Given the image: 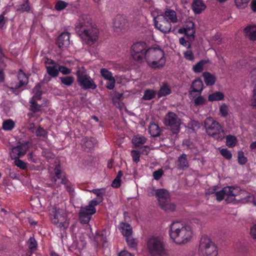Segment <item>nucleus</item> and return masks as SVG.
<instances>
[{"instance_id":"nucleus-1","label":"nucleus","mask_w":256,"mask_h":256,"mask_svg":"<svg viewBox=\"0 0 256 256\" xmlns=\"http://www.w3.org/2000/svg\"><path fill=\"white\" fill-rule=\"evenodd\" d=\"M169 233L170 238L178 244L188 243L194 235V231L190 224L178 221L171 224Z\"/></svg>"},{"instance_id":"nucleus-2","label":"nucleus","mask_w":256,"mask_h":256,"mask_svg":"<svg viewBox=\"0 0 256 256\" xmlns=\"http://www.w3.org/2000/svg\"><path fill=\"white\" fill-rule=\"evenodd\" d=\"M81 38L85 44L91 46L97 42L99 30L88 15L83 14L81 16Z\"/></svg>"},{"instance_id":"nucleus-3","label":"nucleus","mask_w":256,"mask_h":256,"mask_svg":"<svg viewBox=\"0 0 256 256\" xmlns=\"http://www.w3.org/2000/svg\"><path fill=\"white\" fill-rule=\"evenodd\" d=\"M98 198L90 200L88 204L84 208H81V224L84 225V228L88 230L90 226L88 224L92 215L96 212L95 206L103 200V196L106 192L104 188L100 189H94L91 191Z\"/></svg>"},{"instance_id":"nucleus-4","label":"nucleus","mask_w":256,"mask_h":256,"mask_svg":"<svg viewBox=\"0 0 256 256\" xmlns=\"http://www.w3.org/2000/svg\"><path fill=\"white\" fill-rule=\"evenodd\" d=\"M146 60L148 66L153 68L164 67L166 62V58L164 51L160 48H150L147 52Z\"/></svg>"},{"instance_id":"nucleus-5","label":"nucleus","mask_w":256,"mask_h":256,"mask_svg":"<svg viewBox=\"0 0 256 256\" xmlns=\"http://www.w3.org/2000/svg\"><path fill=\"white\" fill-rule=\"evenodd\" d=\"M204 128L208 134L214 138L222 140L225 137V132L219 122L212 118H206L204 122Z\"/></svg>"},{"instance_id":"nucleus-6","label":"nucleus","mask_w":256,"mask_h":256,"mask_svg":"<svg viewBox=\"0 0 256 256\" xmlns=\"http://www.w3.org/2000/svg\"><path fill=\"white\" fill-rule=\"evenodd\" d=\"M198 252L199 256H217L218 248L208 236H203L200 242Z\"/></svg>"},{"instance_id":"nucleus-7","label":"nucleus","mask_w":256,"mask_h":256,"mask_svg":"<svg viewBox=\"0 0 256 256\" xmlns=\"http://www.w3.org/2000/svg\"><path fill=\"white\" fill-rule=\"evenodd\" d=\"M147 248L152 256H164L166 254L162 238L159 236L150 238L147 242Z\"/></svg>"},{"instance_id":"nucleus-8","label":"nucleus","mask_w":256,"mask_h":256,"mask_svg":"<svg viewBox=\"0 0 256 256\" xmlns=\"http://www.w3.org/2000/svg\"><path fill=\"white\" fill-rule=\"evenodd\" d=\"M156 197L160 208L166 211H173L175 205L171 202L170 194L168 191L164 189L157 190Z\"/></svg>"},{"instance_id":"nucleus-9","label":"nucleus","mask_w":256,"mask_h":256,"mask_svg":"<svg viewBox=\"0 0 256 256\" xmlns=\"http://www.w3.org/2000/svg\"><path fill=\"white\" fill-rule=\"evenodd\" d=\"M224 192H226V201L230 202L236 200V196H240V200L247 202L250 196L244 190H242L238 186H226Z\"/></svg>"},{"instance_id":"nucleus-10","label":"nucleus","mask_w":256,"mask_h":256,"mask_svg":"<svg viewBox=\"0 0 256 256\" xmlns=\"http://www.w3.org/2000/svg\"><path fill=\"white\" fill-rule=\"evenodd\" d=\"M150 48L144 42L134 43L131 46L130 52L132 58L136 60L146 59L147 52Z\"/></svg>"},{"instance_id":"nucleus-11","label":"nucleus","mask_w":256,"mask_h":256,"mask_svg":"<svg viewBox=\"0 0 256 256\" xmlns=\"http://www.w3.org/2000/svg\"><path fill=\"white\" fill-rule=\"evenodd\" d=\"M164 124L169 126L173 134H177L180 130L181 120L178 116L174 112H168L164 120Z\"/></svg>"},{"instance_id":"nucleus-12","label":"nucleus","mask_w":256,"mask_h":256,"mask_svg":"<svg viewBox=\"0 0 256 256\" xmlns=\"http://www.w3.org/2000/svg\"><path fill=\"white\" fill-rule=\"evenodd\" d=\"M154 26L156 28L164 33H167L170 32L172 28V25L167 20H166L163 15H158L154 18Z\"/></svg>"},{"instance_id":"nucleus-13","label":"nucleus","mask_w":256,"mask_h":256,"mask_svg":"<svg viewBox=\"0 0 256 256\" xmlns=\"http://www.w3.org/2000/svg\"><path fill=\"white\" fill-rule=\"evenodd\" d=\"M83 69V68H81V86L84 89L94 90L97 86L96 84Z\"/></svg>"},{"instance_id":"nucleus-14","label":"nucleus","mask_w":256,"mask_h":256,"mask_svg":"<svg viewBox=\"0 0 256 256\" xmlns=\"http://www.w3.org/2000/svg\"><path fill=\"white\" fill-rule=\"evenodd\" d=\"M28 142H25L13 148L10 154L11 157L12 158H16L24 156L28 148Z\"/></svg>"},{"instance_id":"nucleus-15","label":"nucleus","mask_w":256,"mask_h":256,"mask_svg":"<svg viewBox=\"0 0 256 256\" xmlns=\"http://www.w3.org/2000/svg\"><path fill=\"white\" fill-rule=\"evenodd\" d=\"M55 177L52 178V181L56 182L57 179L60 180V183L66 186V190L70 192H72V188L68 185V181L64 176H62V172L60 169L59 166H56L54 169Z\"/></svg>"},{"instance_id":"nucleus-16","label":"nucleus","mask_w":256,"mask_h":256,"mask_svg":"<svg viewBox=\"0 0 256 256\" xmlns=\"http://www.w3.org/2000/svg\"><path fill=\"white\" fill-rule=\"evenodd\" d=\"M69 34L67 32L62 33L58 38L56 44L60 48L66 47L70 44Z\"/></svg>"},{"instance_id":"nucleus-17","label":"nucleus","mask_w":256,"mask_h":256,"mask_svg":"<svg viewBox=\"0 0 256 256\" xmlns=\"http://www.w3.org/2000/svg\"><path fill=\"white\" fill-rule=\"evenodd\" d=\"M250 75L252 80L254 82H256V68L251 70ZM250 105L254 108H256V84L253 90L252 96L250 101Z\"/></svg>"},{"instance_id":"nucleus-18","label":"nucleus","mask_w":256,"mask_h":256,"mask_svg":"<svg viewBox=\"0 0 256 256\" xmlns=\"http://www.w3.org/2000/svg\"><path fill=\"white\" fill-rule=\"evenodd\" d=\"M52 223L58 227L60 230H64L69 226V222L67 218V214L58 218L57 220H52Z\"/></svg>"},{"instance_id":"nucleus-19","label":"nucleus","mask_w":256,"mask_h":256,"mask_svg":"<svg viewBox=\"0 0 256 256\" xmlns=\"http://www.w3.org/2000/svg\"><path fill=\"white\" fill-rule=\"evenodd\" d=\"M128 23L127 20L122 15L116 16L114 20V26L116 28H122Z\"/></svg>"},{"instance_id":"nucleus-20","label":"nucleus","mask_w":256,"mask_h":256,"mask_svg":"<svg viewBox=\"0 0 256 256\" xmlns=\"http://www.w3.org/2000/svg\"><path fill=\"white\" fill-rule=\"evenodd\" d=\"M206 6L202 0H194L192 8L196 14H200L205 10Z\"/></svg>"},{"instance_id":"nucleus-21","label":"nucleus","mask_w":256,"mask_h":256,"mask_svg":"<svg viewBox=\"0 0 256 256\" xmlns=\"http://www.w3.org/2000/svg\"><path fill=\"white\" fill-rule=\"evenodd\" d=\"M178 168L180 170H184L188 168L189 164L186 154H183L178 158L176 162Z\"/></svg>"},{"instance_id":"nucleus-22","label":"nucleus","mask_w":256,"mask_h":256,"mask_svg":"<svg viewBox=\"0 0 256 256\" xmlns=\"http://www.w3.org/2000/svg\"><path fill=\"white\" fill-rule=\"evenodd\" d=\"M97 144V140L94 138H86L84 140L82 148L88 152L92 149Z\"/></svg>"},{"instance_id":"nucleus-23","label":"nucleus","mask_w":256,"mask_h":256,"mask_svg":"<svg viewBox=\"0 0 256 256\" xmlns=\"http://www.w3.org/2000/svg\"><path fill=\"white\" fill-rule=\"evenodd\" d=\"M18 84H16L14 86V88L18 89L19 88L23 86L24 85L27 84L28 82V78L26 77V74L22 72V70H20L18 74Z\"/></svg>"},{"instance_id":"nucleus-24","label":"nucleus","mask_w":256,"mask_h":256,"mask_svg":"<svg viewBox=\"0 0 256 256\" xmlns=\"http://www.w3.org/2000/svg\"><path fill=\"white\" fill-rule=\"evenodd\" d=\"M244 33L247 37L252 40H256V26L250 25L244 29Z\"/></svg>"},{"instance_id":"nucleus-25","label":"nucleus","mask_w":256,"mask_h":256,"mask_svg":"<svg viewBox=\"0 0 256 256\" xmlns=\"http://www.w3.org/2000/svg\"><path fill=\"white\" fill-rule=\"evenodd\" d=\"M50 214L51 216L52 221V220H57L58 218H62V216L66 215V214L64 210L57 208L56 207H54L52 208Z\"/></svg>"},{"instance_id":"nucleus-26","label":"nucleus","mask_w":256,"mask_h":256,"mask_svg":"<svg viewBox=\"0 0 256 256\" xmlns=\"http://www.w3.org/2000/svg\"><path fill=\"white\" fill-rule=\"evenodd\" d=\"M146 138L144 136L137 135L133 138L132 143L134 147L140 148L146 142Z\"/></svg>"},{"instance_id":"nucleus-27","label":"nucleus","mask_w":256,"mask_h":256,"mask_svg":"<svg viewBox=\"0 0 256 256\" xmlns=\"http://www.w3.org/2000/svg\"><path fill=\"white\" fill-rule=\"evenodd\" d=\"M166 20H167L169 22L172 23H176L178 22V18L176 14L175 11L173 10H168L165 12L164 14L163 15Z\"/></svg>"},{"instance_id":"nucleus-28","label":"nucleus","mask_w":256,"mask_h":256,"mask_svg":"<svg viewBox=\"0 0 256 256\" xmlns=\"http://www.w3.org/2000/svg\"><path fill=\"white\" fill-rule=\"evenodd\" d=\"M204 81L206 86H212L216 81V76L209 72H204L202 74Z\"/></svg>"},{"instance_id":"nucleus-29","label":"nucleus","mask_w":256,"mask_h":256,"mask_svg":"<svg viewBox=\"0 0 256 256\" xmlns=\"http://www.w3.org/2000/svg\"><path fill=\"white\" fill-rule=\"evenodd\" d=\"M120 230L122 234L126 237L130 236L132 232V226L126 223L120 224Z\"/></svg>"},{"instance_id":"nucleus-30","label":"nucleus","mask_w":256,"mask_h":256,"mask_svg":"<svg viewBox=\"0 0 256 256\" xmlns=\"http://www.w3.org/2000/svg\"><path fill=\"white\" fill-rule=\"evenodd\" d=\"M208 64H210L208 60H202L193 66L192 70L196 73L201 72Z\"/></svg>"},{"instance_id":"nucleus-31","label":"nucleus","mask_w":256,"mask_h":256,"mask_svg":"<svg viewBox=\"0 0 256 256\" xmlns=\"http://www.w3.org/2000/svg\"><path fill=\"white\" fill-rule=\"evenodd\" d=\"M192 91L200 93L204 88L202 81L200 78L196 79L192 84Z\"/></svg>"},{"instance_id":"nucleus-32","label":"nucleus","mask_w":256,"mask_h":256,"mask_svg":"<svg viewBox=\"0 0 256 256\" xmlns=\"http://www.w3.org/2000/svg\"><path fill=\"white\" fill-rule=\"evenodd\" d=\"M40 89L41 85L40 84H37L33 89V92H34V94L30 100L38 101L42 100V92Z\"/></svg>"},{"instance_id":"nucleus-33","label":"nucleus","mask_w":256,"mask_h":256,"mask_svg":"<svg viewBox=\"0 0 256 256\" xmlns=\"http://www.w3.org/2000/svg\"><path fill=\"white\" fill-rule=\"evenodd\" d=\"M148 131L150 135L152 136H158L160 135V130L158 126L154 123H151L148 127Z\"/></svg>"},{"instance_id":"nucleus-34","label":"nucleus","mask_w":256,"mask_h":256,"mask_svg":"<svg viewBox=\"0 0 256 256\" xmlns=\"http://www.w3.org/2000/svg\"><path fill=\"white\" fill-rule=\"evenodd\" d=\"M224 98V94L220 92H216L210 94L208 100L210 102L222 100Z\"/></svg>"},{"instance_id":"nucleus-35","label":"nucleus","mask_w":256,"mask_h":256,"mask_svg":"<svg viewBox=\"0 0 256 256\" xmlns=\"http://www.w3.org/2000/svg\"><path fill=\"white\" fill-rule=\"evenodd\" d=\"M30 110L34 113L40 112L43 106V104H39L38 101L30 100Z\"/></svg>"},{"instance_id":"nucleus-36","label":"nucleus","mask_w":256,"mask_h":256,"mask_svg":"<svg viewBox=\"0 0 256 256\" xmlns=\"http://www.w3.org/2000/svg\"><path fill=\"white\" fill-rule=\"evenodd\" d=\"M58 64L52 66H47L46 70L48 75L56 77L59 74V68L57 69Z\"/></svg>"},{"instance_id":"nucleus-37","label":"nucleus","mask_w":256,"mask_h":256,"mask_svg":"<svg viewBox=\"0 0 256 256\" xmlns=\"http://www.w3.org/2000/svg\"><path fill=\"white\" fill-rule=\"evenodd\" d=\"M171 90L167 84H164L162 86L158 92L159 96H164L170 94Z\"/></svg>"},{"instance_id":"nucleus-38","label":"nucleus","mask_w":256,"mask_h":256,"mask_svg":"<svg viewBox=\"0 0 256 256\" xmlns=\"http://www.w3.org/2000/svg\"><path fill=\"white\" fill-rule=\"evenodd\" d=\"M186 35L191 36H194L195 34L194 24L192 22H188L186 23Z\"/></svg>"},{"instance_id":"nucleus-39","label":"nucleus","mask_w":256,"mask_h":256,"mask_svg":"<svg viewBox=\"0 0 256 256\" xmlns=\"http://www.w3.org/2000/svg\"><path fill=\"white\" fill-rule=\"evenodd\" d=\"M237 142L236 136L232 135L227 136L226 137V144L229 148L234 147Z\"/></svg>"},{"instance_id":"nucleus-40","label":"nucleus","mask_w":256,"mask_h":256,"mask_svg":"<svg viewBox=\"0 0 256 256\" xmlns=\"http://www.w3.org/2000/svg\"><path fill=\"white\" fill-rule=\"evenodd\" d=\"M14 122L10 119L4 120L2 124V128L5 130H10L14 126Z\"/></svg>"},{"instance_id":"nucleus-41","label":"nucleus","mask_w":256,"mask_h":256,"mask_svg":"<svg viewBox=\"0 0 256 256\" xmlns=\"http://www.w3.org/2000/svg\"><path fill=\"white\" fill-rule=\"evenodd\" d=\"M60 79L62 84L66 86L72 85L74 82V78L72 76H62L60 78Z\"/></svg>"},{"instance_id":"nucleus-42","label":"nucleus","mask_w":256,"mask_h":256,"mask_svg":"<svg viewBox=\"0 0 256 256\" xmlns=\"http://www.w3.org/2000/svg\"><path fill=\"white\" fill-rule=\"evenodd\" d=\"M100 72L103 78L106 80L112 77H114L112 72L106 68H101L100 70Z\"/></svg>"},{"instance_id":"nucleus-43","label":"nucleus","mask_w":256,"mask_h":256,"mask_svg":"<svg viewBox=\"0 0 256 256\" xmlns=\"http://www.w3.org/2000/svg\"><path fill=\"white\" fill-rule=\"evenodd\" d=\"M122 176V173L121 171H119L117 174L116 178L112 181V186L114 188H118L120 186L121 184V177Z\"/></svg>"},{"instance_id":"nucleus-44","label":"nucleus","mask_w":256,"mask_h":256,"mask_svg":"<svg viewBox=\"0 0 256 256\" xmlns=\"http://www.w3.org/2000/svg\"><path fill=\"white\" fill-rule=\"evenodd\" d=\"M250 0H234L236 6L238 9L245 8Z\"/></svg>"},{"instance_id":"nucleus-45","label":"nucleus","mask_w":256,"mask_h":256,"mask_svg":"<svg viewBox=\"0 0 256 256\" xmlns=\"http://www.w3.org/2000/svg\"><path fill=\"white\" fill-rule=\"evenodd\" d=\"M68 3L61 0H58L55 4L54 8L58 11H61L68 6Z\"/></svg>"},{"instance_id":"nucleus-46","label":"nucleus","mask_w":256,"mask_h":256,"mask_svg":"<svg viewBox=\"0 0 256 256\" xmlns=\"http://www.w3.org/2000/svg\"><path fill=\"white\" fill-rule=\"evenodd\" d=\"M156 96V92L152 90H147L144 92L142 99L144 100H150Z\"/></svg>"},{"instance_id":"nucleus-47","label":"nucleus","mask_w":256,"mask_h":256,"mask_svg":"<svg viewBox=\"0 0 256 256\" xmlns=\"http://www.w3.org/2000/svg\"><path fill=\"white\" fill-rule=\"evenodd\" d=\"M30 252L34 251L37 248V242L34 237H30L28 242Z\"/></svg>"},{"instance_id":"nucleus-48","label":"nucleus","mask_w":256,"mask_h":256,"mask_svg":"<svg viewBox=\"0 0 256 256\" xmlns=\"http://www.w3.org/2000/svg\"><path fill=\"white\" fill-rule=\"evenodd\" d=\"M220 112L222 116L226 117L228 114V106L226 104H222L220 106Z\"/></svg>"},{"instance_id":"nucleus-49","label":"nucleus","mask_w":256,"mask_h":256,"mask_svg":"<svg viewBox=\"0 0 256 256\" xmlns=\"http://www.w3.org/2000/svg\"><path fill=\"white\" fill-rule=\"evenodd\" d=\"M15 165L18 167L22 170H26L27 168V165L26 162L19 159V158H14Z\"/></svg>"},{"instance_id":"nucleus-50","label":"nucleus","mask_w":256,"mask_h":256,"mask_svg":"<svg viewBox=\"0 0 256 256\" xmlns=\"http://www.w3.org/2000/svg\"><path fill=\"white\" fill-rule=\"evenodd\" d=\"M220 154L226 159L230 160L232 158L231 152L226 148H222L220 150Z\"/></svg>"},{"instance_id":"nucleus-51","label":"nucleus","mask_w":256,"mask_h":256,"mask_svg":"<svg viewBox=\"0 0 256 256\" xmlns=\"http://www.w3.org/2000/svg\"><path fill=\"white\" fill-rule=\"evenodd\" d=\"M106 88L110 90H113L115 87L116 84V79L114 77H112L108 80Z\"/></svg>"},{"instance_id":"nucleus-52","label":"nucleus","mask_w":256,"mask_h":256,"mask_svg":"<svg viewBox=\"0 0 256 256\" xmlns=\"http://www.w3.org/2000/svg\"><path fill=\"white\" fill-rule=\"evenodd\" d=\"M247 162V158L244 156V154L242 152L240 151L238 152V162L240 164H245Z\"/></svg>"},{"instance_id":"nucleus-53","label":"nucleus","mask_w":256,"mask_h":256,"mask_svg":"<svg viewBox=\"0 0 256 256\" xmlns=\"http://www.w3.org/2000/svg\"><path fill=\"white\" fill-rule=\"evenodd\" d=\"M216 200L218 201H221L224 198L226 197V192H224V188L220 191L216 192Z\"/></svg>"},{"instance_id":"nucleus-54","label":"nucleus","mask_w":256,"mask_h":256,"mask_svg":"<svg viewBox=\"0 0 256 256\" xmlns=\"http://www.w3.org/2000/svg\"><path fill=\"white\" fill-rule=\"evenodd\" d=\"M206 100L202 96H198L194 100V104L196 106L203 105L206 104Z\"/></svg>"},{"instance_id":"nucleus-55","label":"nucleus","mask_w":256,"mask_h":256,"mask_svg":"<svg viewBox=\"0 0 256 256\" xmlns=\"http://www.w3.org/2000/svg\"><path fill=\"white\" fill-rule=\"evenodd\" d=\"M28 160L29 162H31L34 164H38L40 162V160L36 156L34 155L32 152H30L27 155Z\"/></svg>"},{"instance_id":"nucleus-56","label":"nucleus","mask_w":256,"mask_h":256,"mask_svg":"<svg viewBox=\"0 0 256 256\" xmlns=\"http://www.w3.org/2000/svg\"><path fill=\"white\" fill-rule=\"evenodd\" d=\"M36 134L38 136H41L44 138L47 135V132L44 128L39 126L38 128L36 131Z\"/></svg>"},{"instance_id":"nucleus-57","label":"nucleus","mask_w":256,"mask_h":256,"mask_svg":"<svg viewBox=\"0 0 256 256\" xmlns=\"http://www.w3.org/2000/svg\"><path fill=\"white\" fill-rule=\"evenodd\" d=\"M131 155L134 162L138 163L140 161V153L138 150H132L131 151Z\"/></svg>"},{"instance_id":"nucleus-58","label":"nucleus","mask_w":256,"mask_h":256,"mask_svg":"<svg viewBox=\"0 0 256 256\" xmlns=\"http://www.w3.org/2000/svg\"><path fill=\"white\" fill-rule=\"evenodd\" d=\"M164 172L162 169H159L153 172V176L155 180H158L162 176Z\"/></svg>"},{"instance_id":"nucleus-59","label":"nucleus","mask_w":256,"mask_h":256,"mask_svg":"<svg viewBox=\"0 0 256 256\" xmlns=\"http://www.w3.org/2000/svg\"><path fill=\"white\" fill-rule=\"evenodd\" d=\"M59 72H62L63 74H68L71 72V70L64 66H59Z\"/></svg>"},{"instance_id":"nucleus-60","label":"nucleus","mask_w":256,"mask_h":256,"mask_svg":"<svg viewBox=\"0 0 256 256\" xmlns=\"http://www.w3.org/2000/svg\"><path fill=\"white\" fill-rule=\"evenodd\" d=\"M184 57L186 59L192 60L194 59L193 53L190 50H187L184 53Z\"/></svg>"},{"instance_id":"nucleus-61","label":"nucleus","mask_w":256,"mask_h":256,"mask_svg":"<svg viewBox=\"0 0 256 256\" xmlns=\"http://www.w3.org/2000/svg\"><path fill=\"white\" fill-rule=\"evenodd\" d=\"M126 242H127V243H128V246L131 248H134L136 245L135 240L134 239L130 238V236L126 237Z\"/></svg>"},{"instance_id":"nucleus-62","label":"nucleus","mask_w":256,"mask_h":256,"mask_svg":"<svg viewBox=\"0 0 256 256\" xmlns=\"http://www.w3.org/2000/svg\"><path fill=\"white\" fill-rule=\"evenodd\" d=\"M180 43L183 46L190 48V44L189 42L185 40L184 38H180L179 40Z\"/></svg>"},{"instance_id":"nucleus-63","label":"nucleus","mask_w":256,"mask_h":256,"mask_svg":"<svg viewBox=\"0 0 256 256\" xmlns=\"http://www.w3.org/2000/svg\"><path fill=\"white\" fill-rule=\"evenodd\" d=\"M19 10L23 12L29 10L30 6L28 5V2H26L20 5V7Z\"/></svg>"},{"instance_id":"nucleus-64","label":"nucleus","mask_w":256,"mask_h":256,"mask_svg":"<svg viewBox=\"0 0 256 256\" xmlns=\"http://www.w3.org/2000/svg\"><path fill=\"white\" fill-rule=\"evenodd\" d=\"M250 234L256 240V224L252 226L250 228Z\"/></svg>"}]
</instances>
